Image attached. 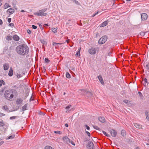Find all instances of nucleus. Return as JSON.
Wrapping results in <instances>:
<instances>
[{"instance_id": "44", "label": "nucleus", "mask_w": 149, "mask_h": 149, "mask_svg": "<svg viewBox=\"0 0 149 149\" xmlns=\"http://www.w3.org/2000/svg\"><path fill=\"white\" fill-rule=\"evenodd\" d=\"M17 77L18 78H19L20 77H22V76L20 74H18L17 73V75H16Z\"/></svg>"}, {"instance_id": "39", "label": "nucleus", "mask_w": 149, "mask_h": 149, "mask_svg": "<svg viewBox=\"0 0 149 149\" xmlns=\"http://www.w3.org/2000/svg\"><path fill=\"white\" fill-rule=\"evenodd\" d=\"M123 101L124 102L128 105L129 104V102H130V101L126 99L124 100Z\"/></svg>"}, {"instance_id": "46", "label": "nucleus", "mask_w": 149, "mask_h": 149, "mask_svg": "<svg viewBox=\"0 0 149 149\" xmlns=\"http://www.w3.org/2000/svg\"><path fill=\"white\" fill-rule=\"evenodd\" d=\"M85 126L86 127V128L87 130H90V127L87 125H85Z\"/></svg>"}, {"instance_id": "15", "label": "nucleus", "mask_w": 149, "mask_h": 149, "mask_svg": "<svg viewBox=\"0 0 149 149\" xmlns=\"http://www.w3.org/2000/svg\"><path fill=\"white\" fill-rule=\"evenodd\" d=\"M63 43H57L56 42H54L52 43V44L53 46H55V48L56 49H58V46L59 45H61Z\"/></svg>"}, {"instance_id": "19", "label": "nucleus", "mask_w": 149, "mask_h": 149, "mask_svg": "<svg viewBox=\"0 0 149 149\" xmlns=\"http://www.w3.org/2000/svg\"><path fill=\"white\" fill-rule=\"evenodd\" d=\"M13 70L11 68L8 72V76L9 77H12L13 75Z\"/></svg>"}, {"instance_id": "1", "label": "nucleus", "mask_w": 149, "mask_h": 149, "mask_svg": "<svg viewBox=\"0 0 149 149\" xmlns=\"http://www.w3.org/2000/svg\"><path fill=\"white\" fill-rule=\"evenodd\" d=\"M16 51L18 54L22 56H24L28 54L29 49L28 47L26 45L21 44L17 47Z\"/></svg>"}, {"instance_id": "43", "label": "nucleus", "mask_w": 149, "mask_h": 149, "mask_svg": "<svg viewBox=\"0 0 149 149\" xmlns=\"http://www.w3.org/2000/svg\"><path fill=\"white\" fill-rule=\"evenodd\" d=\"M97 77L100 81L103 79L101 75L98 76H97Z\"/></svg>"}, {"instance_id": "64", "label": "nucleus", "mask_w": 149, "mask_h": 149, "mask_svg": "<svg viewBox=\"0 0 149 149\" xmlns=\"http://www.w3.org/2000/svg\"><path fill=\"white\" fill-rule=\"evenodd\" d=\"M49 26V25L48 24H44L43 25V26Z\"/></svg>"}, {"instance_id": "7", "label": "nucleus", "mask_w": 149, "mask_h": 149, "mask_svg": "<svg viewBox=\"0 0 149 149\" xmlns=\"http://www.w3.org/2000/svg\"><path fill=\"white\" fill-rule=\"evenodd\" d=\"M86 148L89 149H94V146L93 143L91 141H89L87 145L86 146Z\"/></svg>"}, {"instance_id": "11", "label": "nucleus", "mask_w": 149, "mask_h": 149, "mask_svg": "<svg viewBox=\"0 0 149 149\" xmlns=\"http://www.w3.org/2000/svg\"><path fill=\"white\" fill-rule=\"evenodd\" d=\"M142 21H145L148 18V15L147 14L145 13H142L141 15Z\"/></svg>"}, {"instance_id": "50", "label": "nucleus", "mask_w": 149, "mask_h": 149, "mask_svg": "<svg viewBox=\"0 0 149 149\" xmlns=\"http://www.w3.org/2000/svg\"><path fill=\"white\" fill-rule=\"evenodd\" d=\"M145 84H146L148 83L147 80V79L146 78H145L143 80Z\"/></svg>"}, {"instance_id": "49", "label": "nucleus", "mask_w": 149, "mask_h": 149, "mask_svg": "<svg viewBox=\"0 0 149 149\" xmlns=\"http://www.w3.org/2000/svg\"><path fill=\"white\" fill-rule=\"evenodd\" d=\"M39 25V26L42 31L43 30V28L42 27V26L39 24H38Z\"/></svg>"}, {"instance_id": "54", "label": "nucleus", "mask_w": 149, "mask_h": 149, "mask_svg": "<svg viewBox=\"0 0 149 149\" xmlns=\"http://www.w3.org/2000/svg\"><path fill=\"white\" fill-rule=\"evenodd\" d=\"M89 141V140L88 139H87L86 138H85V139H84V142H85L87 141Z\"/></svg>"}, {"instance_id": "30", "label": "nucleus", "mask_w": 149, "mask_h": 149, "mask_svg": "<svg viewBox=\"0 0 149 149\" xmlns=\"http://www.w3.org/2000/svg\"><path fill=\"white\" fill-rule=\"evenodd\" d=\"M40 42L42 44H43L44 45H46L47 44V42L46 41H45L44 40L41 39Z\"/></svg>"}, {"instance_id": "57", "label": "nucleus", "mask_w": 149, "mask_h": 149, "mask_svg": "<svg viewBox=\"0 0 149 149\" xmlns=\"http://www.w3.org/2000/svg\"><path fill=\"white\" fill-rule=\"evenodd\" d=\"M70 143L73 146H75V144L72 141H70Z\"/></svg>"}, {"instance_id": "61", "label": "nucleus", "mask_w": 149, "mask_h": 149, "mask_svg": "<svg viewBox=\"0 0 149 149\" xmlns=\"http://www.w3.org/2000/svg\"><path fill=\"white\" fill-rule=\"evenodd\" d=\"M100 81L102 84H104L103 79L101 80V81Z\"/></svg>"}, {"instance_id": "59", "label": "nucleus", "mask_w": 149, "mask_h": 149, "mask_svg": "<svg viewBox=\"0 0 149 149\" xmlns=\"http://www.w3.org/2000/svg\"><path fill=\"white\" fill-rule=\"evenodd\" d=\"M29 95V93L28 92H27V93H25V97H26L27 96H28Z\"/></svg>"}, {"instance_id": "14", "label": "nucleus", "mask_w": 149, "mask_h": 149, "mask_svg": "<svg viewBox=\"0 0 149 149\" xmlns=\"http://www.w3.org/2000/svg\"><path fill=\"white\" fill-rule=\"evenodd\" d=\"M3 70L6 71L9 68V66L8 63H5L3 65Z\"/></svg>"}, {"instance_id": "47", "label": "nucleus", "mask_w": 149, "mask_h": 149, "mask_svg": "<svg viewBox=\"0 0 149 149\" xmlns=\"http://www.w3.org/2000/svg\"><path fill=\"white\" fill-rule=\"evenodd\" d=\"M85 132L87 134L88 136H89V137H90V136H91V134L89 132H88V131H86Z\"/></svg>"}, {"instance_id": "16", "label": "nucleus", "mask_w": 149, "mask_h": 149, "mask_svg": "<svg viewBox=\"0 0 149 149\" xmlns=\"http://www.w3.org/2000/svg\"><path fill=\"white\" fill-rule=\"evenodd\" d=\"M13 40L16 41H19V37L17 35H14L13 37Z\"/></svg>"}, {"instance_id": "8", "label": "nucleus", "mask_w": 149, "mask_h": 149, "mask_svg": "<svg viewBox=\"0 0 149 149\" xmlns=\"http://www.w3.org/2000/svg\"><path fill=\"white\" fill-rule=\"evenodd\" d=\"M19 106L18 108L17 109H16L13 110H12L11 111H10V110H8L9 108H8V107L6 105H5L4 106H3L2 107V109L5 110L6 111H8V112H10L13 111H15L17 110H18L19 108Z\"/></svg>"}, {"instance_id": "20", "label": "nucleus", "mask_w": 149, "mask_h": 149, "mask_svg": "<svg viewBox=\"0 0 149 149\" xmlns=\"http://www.w3.org/2000/svg\"><path fill=\"white\" fill-rule=\"evenodd\" d=\"M81 47H80L79 48V49L77 52L75 54V56H77L78 57H79L80 56V50H81Z\"/></svg>"}, {"instance_id": "33", "label": "nucleus", "mask_w": 149, "mask_h": 149, "mask_svg": "<svg viewBox=\"0 0 149 149\" xmlns=\"http://www.w3.org/2000/svg\"><path fill=\"white\" fill-rule=\"evenodd\" d=\"M138 94H139V96L140 99H143V96L142 94V93L140 92H138Z\"/></svg>"}, {"instance_id": "24", "label": "nucleus", "mask_w": 149, "mask_h": 149, "mask_svg": "<svg viewBox=\"0 0 149 149\" xmlns=\"http://www.w3.org/2000/svg\"><path fill=\"white\" fill-rule=\"evenodd\" d=\"M145 114L146 115V118L149 121V113L147 111H146Z\"/></svg>"}, {"instance_id": "62", "label": "nucleus", "mask_w": 149, "mask_h": 149, "mask_svg": "<svg viewBox=\"0 0 149 149\" xmlns=\"http://www.w3.org/2000/svg\"><path fill=\"white\" fill-rule=\"evenodd\" d=\"M2 84L4 85H5V82L3 80H2Z\"/></svg>"}, {"instance_id": "60", "label": "nucleus", "mask_w": 149, "mask_h": 149, "mask_svg": "<svg viewBox=\"0 0 149 149\" xmlns=\"http://www.w3.org/2000/svg\"><path fill=\"white\" fill-rule=\"evenodd\" d=\"M3 22L2 20L1 19H0V25H2L3 24Z\"/></svg>"}, {"instance_id": "31", "label": "nucleus", "mask_w": 149, "mask_h": 149, "mask_svg": "<svg viewBox=\"0 0 149 149\" xmlns=\"http://www.w3.org/2000/svg\"><path fill=\"white\" fill-rule=\"evenodd\" d=\"M102 132L103 134L105 135L107 137H110V135L109 134H107V132H106L104 131H103Z\"/></svg>"}, {"instance_id": "10", "label": "nucleus", "mask_w": 149, "mask_h": 149, "mask_svg": "<svg viewBox=\"0 0 149 149\" xmlns=\"http://www.w3.org/2000/svg\"><path fill=\"white\" fill-rule=\"evenodd\" d=\"M63 141L67 144H69L70 143V140L67 136H65L63 137Z\"/></svg>"}, {"instance_id": "4", "label": "nucleus", "mask_w": 149, "mask_h": 149, "mask_svg": "<svg viewBox=\"0 0 149 149\" xmlns=\"http://www.w3.org/2000/svg\"><path fill=\"white\" fill-rule=\"evenodd\" d=\"M81 91L84 93V94L87 97H91L93 96V93L90 91H87L86 89L81 90Z\"/></svg>"}, {"instance_id": "12", "label": "nucleus", "mask_w": 149, "mask_h": 149, "mask_svg": "<svg viewBox=\"0 0 149 149\" xmlns=\"http://www.w3.org/2000/svg\"><path fill=\"white\" fill-rule=\"evenodd\" d=\"M109 22V21L108 20H107L104 22L100 25V27H102L106 26L107 25Z\"/></svg>"}, {"instance_id": "63", "label": "nucleus", "mask_w": 149, "mask_h": 149, "mask_svg": "<svg viewBox=\"0 0 149 149\" xmlns=\"http://www.w3.org/2000/svg\"><path fill=\"white\" fill-rule=\"evenodd\" d=\"M4 141H0V146L2 145Z\"/></svg>"}, {"instance_id": "52", "label": "nucleus", "mask_w": 149, "mask_h": 149, "mask_svg": "<svg viewBox=\"0 0 149 149\" xmlns=\"http://www.w3.org/2000/svg\"><path fill=\"white\" fill-rule=\"evenodd\" d=\"M8 26H9L11 27L13 26H14V24L12 23H10L8 25Z\"/></svg>"}, {"instance_id": "23", "label": "nucleus", "mask_w": 149, "mask_h": 149, "mask_svg": "<svg viewBox=\"0 0 149 149\" xmlns=\"http://www.w3.org/2000/svg\"><path fill=\"white\" fill-rule=\"evenodd\" d=\"M72 107V105L70 104H69L68 105V106H66L65 108V109L67 110L66 111V112H67V111H71V109L69 110V109H70L71 107Z\"/></svg>"}, {"instance_id": "5", "label": "nucleus", "mask_w": 149, "mask_h": 149, "mask_svg": "<svg viewBox=\"0 0 149 149\" xmlns=\"http://www.w3.org/2000/svg\"><path fill=\"white\" fill-rule=\"evenodd\" d=\"M108 38L107 36L104 35L100 38L98 41V43L100 44H102L104 43Z\"/></svg>"}, {"instance_id": "38", "label": "nucleus", "mask_w": 149, "mask_h": 149, "mask_svg": "<svg viewBox=\"0 0 149 149\" xmlns=\"http://www.w3.org/2000/svg\"><path fill=\"white\" fill-rule=\"evenodd\" d=\"M45 61L46 63H48L50 61V60L48 58H45Z\"/></svg>"}, {"instance_id": "3", "label": "nucleus", "mask_w": 149, "mask_h": 149, "mask_svg": "<svg viewBox=\"0 0 149 149\" xmlns=\"http://www.w3.org/2000/svg\"><path fill=\"white\" fill-rule=\"evenodd\" d=\"M47 10V8H45L40 10L39 11V12H35L34 13V15L38 16L41 17L46 16L47 14V13H44Z\"/></svg>"}, {"instance_id": "36", "label": "nucleus", "mask_w": 149, "mask_h": 149, "mask_svg": "<svg viewBox=\"0 0 149 149\" xmlns=\"http://www.w3.org/2000/svg\"><path fill=\"white\" fill-rule=\"evenodd\" d=\"M5 125L4 123L3 122V120L1 121H0V127H3Z\"/></svg>"}, {"instance_id": "29", "label": "nucleus", "mask_w": 149, "mask_h": 149, "mask_svg": "<svg viewBox=\"0 0 149 149\" xmlns=\"http://www.w3.org/2000/svg\"><path fill=\"white\" fill-rule=\"evenodd\" d=\"M57 28H53L52 29V31L54 33H56L57 32Z\"/></svg>"}, {"instance_id": "17", "label": "nucleus", "mask_w": 149, "mask_h": 149, "mask_svg": "<svg viewBox=\"0 0 149 149\" xmlns=\"http://www.w3.org/2000/svg\"><path fill=\"white\" fill-rule=\"evenodd\" d=\"M98 120L99 121L102 123H104L105 122V119L104 117H99Z\"/></svg>"}, {"instance_id": "58", "label": "nucleus", "mask_w": 149, "mask_h": 149, "mask_svg": "<svg viewBox=\"0 0 149 149\" xmlns=\"http://www.w3.org/2000/svg\"><path fill=\"white\" fill-rule=\"evenodd\" d=\"M5 114L1 113H0V116H5Z\"/></svg>"}, {"instance_id": "48", "label": "nucleus", "mask_w": 149, "mask_h": 149, "mask_svg": "<svg viewBox=\"0 0 149 149\" xmlns=\"http://www.w3.org/2000/svg\"><path fill=\"white\" fill-rule=\"evenodd\" d=\"M5 88H6V87H4V88H3L2 89H1L0 90V92L1 93H3L4 92V90Z\"/></svg>"}, {"instance_id": "27", "label": "nucleus", "mask_w": 149, "mask_h": 149, "mask_svg": "<svg viewBox=\"0 0 149 149\" xmlns=\"http://www.w3.org/2000/svg\"><path fill=\"white\" fill-rule=\"evenodd\" d=\"M15 134L12 135H10V136H8L6 139H13L15 137Z\"/></svg>"}, {"instance_id": "13", "label": "nucleus", "mask_w": 149, "mask_h": 149, "mask_svg": "<svg viewBox=\"0 0 149 149\" xmlns=\"http://www.w3.org/2000/svg\"><path fill=\"white\" fill-rule=\"evenodd\" d=\"M7 13L9 12L10 14L8 17H10V15L13 14L15 12V10L12 8H10L8 9L6 11Z\"/></svg>"}, {"instance_id": "40", "label": "nucleus", "mask_w": 149, "mask_h": 149, "mask_svg": "<svg viewBox=\"0 0 149 149\" xmlns=\"http://www.w3.org/2000/svg\"><path fill=\"white\" fill-rule=\"evenodd\" d=\"M19 117L18 116H13L10 117V120H13L15 119L17 117Z\"/></svg>"}, {"instance_id": "45", "label": "nucleus", "mask_w": 149, "mask_h": 149, "mask_svg": "<svg viewBox=\"0 0 149 149\" xmlns=\"http://www.w3.org/2000/svg\"><path fill=\"white\" fill-rule=\"evenodd\" d=\"M146 69L149 70V63L147 64L146 66Z\"/></svg>"}, {"instance_id": "6", "label": "nucleus", "mask_w": 149, "mask_h": 149, "mask_svg": "<svg viewBox=\"0 0 149 149\" xmlns=\"http://www.w3.org/2000/svg\"><path fill=\"white\" fill-rule=\"evenodd\" d=\"M98 49V48H95L92 47L91 49H89L88 52L91 55H94L96 54V51Z\"/></svg>"}, {"instance_id": "53", "label": "nucleus", "mask_w": 149, "mask_h": 149, "mask_svg": "<svg viewBox=\"0 0 149 149\" xmlns=\"http://www.w3.org/2000/svg\"><path fill=\"white\" fill-rule=\"evenodd\" d=\"M27 32L29 34H30L31 33V31L30 29H28Z\"/></svg>"}, {"instance_id": "41", "label": "nucleus", "mask_w": 149, "mask_h": 149, "mask_svg": "<svg viewBox=\"0 0 149 149\" xmlns=\"http://www.w3.org/2000/svg\"><path fill=\"white\" fill-rule=\"evenodd\" d=\"M134 126L137 128H140L141 127V126L136 124Z\"/></svg>"}, {"instance_id": "34", "label": "nucleus", "mask_w": 149, "mask_h": 149, "mask_svg": "<svg viewBox=\"0 0 149 149\" xmlns=\"http://www.w3.org/2000/svg\"><path fill=\"white\" fill-rule=\"evenodd\" d=\"M71 1L74 2L75 4L78 5H80V3L76 0H71Z\"/></svg>"}, {"instance_id": "37", "label": "nucleus", "mask_w": 149, "mask_h": 149, "mask_svg": "<svg viewBox=\"0 0 149 149\" xmlns=\"http://www.w3.org/2000/svg\"><path fill=\"white\" fill-rule=\"evenodd\" d=\"M54 132L55 133L58 134H62V132L59 131H54Z\"/></svg>"}, {"instance_id": "51", "label": "nucleus", "mask_w": 149, "mask_h": 149, "mask_svg": "<svg viewBox=\"0 0 149 149\" xmlns=\"http://www.w3.org/2000/svg\"><path fill=\"white\" fill-rule=\"evenodd\" d=\"M32 28L34 29H36L37 28V26H36L33 25H32Z\"/></svg>"}, {"instance_id": "26", "label": "nucleus", "mask_w": 149, "mask_h": 149, "mask_svg": "<svg viewBox=\"0 0 149 149\" xmlns=\"http://www.w3.org/2000/svg\"><path fill=\"white\" fill-rule=\"evenodd\" d=\"M66 78L70 79L71 77V76L69 72H66Z\"/></svg>"}, {"instance_id": "21", "label": "nucleus", "mask_w": 149, "mask_h": 149, "mask_svg": "<svg viewBox=\"0 0 149 149\" xmlns=\"http://www.w3.org/2000/svg\"><path fill=\"white\" fill-rule=\"evenodd\" d=\"M28 104H26L22 107V111H24L27 110V105Z\"/></svg>"}, {"instance_id": "25", "label": "nucleus", "mask_w": 149, "mask_h": 149, "mask_svg": "<svg viewBox=\"0 0 149 149\" xmlns=\"http://www.w3.org/2000/svg\"><path fill=\"white\" fill-rule=\"evenodd\" d=\"M11 7L10 6V5H9V4L8 3H5V4L4 5L3 8L4 9H6L8 7Z\"/></svg>"}, {"instance_id": "35", "label": "nucleus", "mask_w": 149, "mask_h": 149, "mask_svg": "<svg viewBox=\"0 0 149 149\" xmlns=\"http://www.w3.org/2000/svg\"><path fill=\"white\" fill-rule=\"evenodd\" d=\"M6 39L8 41L12 39V36H7Z\"/></svg>"}, {"instance_id": "56", "label": "nucleus", "mask_w": 149, "mask_h": 149, "mask_svg": "<svg viewBox=\"0 0 149 149\" xmlns=\"http://www.w3.org/2000/svg\"><path fill=\"white\" fill-rule=\"evenodd\" d=\"M107 47V46L106 45H104L103 46V49H105Z\"/></svg>"}, {"instance_id": "55", "label": "nucleus", "mask_w": 149, "mask_h": 149, "mask_svg": "<svg viewBox=\"0 0 149 149\" xmlns=\"http://www.w3.org/2000/svg\"><path fill=\"white\" fill-rule=\"evenodd\" d=\"M11 21V19L10 18H9L8 19V22L9 23H10Z\"/></svg>"}, {"instance_id": "32", "label": "nucleus", "mask_w": 149, "mask_h": 149, "mask_svg": "<svg viewBox=\"0 0 149 149\" xmlns=\"http://www.w3.org/2000/svg\"><path fill=\"white\" fill-rule=\"evenodd\" d=\"M45 149H54L50 146H47L45 147Z\"/></svg>"}, {"instance_id": "28", "label": "nucleus", "mask_w": 149, "mask_h": 149, "mask_svg": "<svg viewBox=\"0 0 149 149\" xmlns=\"http://www.w3.org/2000/svg\"><path fill=\"white\" fill-rule=\"evenodd\" d=\"M92 126L93 128L96 130L99 131H100L101 130L100 128H99V127L97 126L94 125H92Z\"/></svg>"}, {"instance_id": "42", "label": "nucleus", "mask_w": 149, "mask_h": 149, "mask_svg": "<svg viewBox=\"0 0 149 149\" xmlns=\"http://www.w3.org/2000/svg\"><path fill=\"white\" fill-rule=\"evenodd\" d=\"M146 32H141L140 33V35L141 36H144Z\"/></svg>"}, {"instance_id": "22", "label": "nucleus", "mask_w": 149, "mask_h": 149, "mask_svg": "<svg viewBox=\"0 0 149 149\" xmlns=\"http://www.w3.org/2000/svg\"><path fill=\"white\" fill-rule=\"evenodd\" d=\"M23 102V100L21 98L17 99L16 101V103L17 104H20Z\"/></svg>"}, {"instance_id": "18", "label": "nucleus", "mask_w": 149, "mask_h": 149, "mask_svg": "<svg viewBox=\"0 0 149 149\" xmlns=\"http://www.w3.org/2000/svg\"><path fill=\"white\" fill-rule=\"evenodd\" d=\"M121 134L123 137L125 136L126 135V132L125 130H122L121 132Z\"/></svg>"}, {"instance_id": "2", "label": "nucleus", "mask_w": 149, "mask_h": 149, "mask_svg": "<svg viewBox=\"0 0 149 149\" xmlns=\"http://www.w3.org/2000/svg\"><path fill=\"white\" fill-rule=\"evenodd\" d=\"M14 95L16 96L17 95V91L15 89H9L5 91L4 94V97L6 99L11 101L12 100Z\"/></svg>"}, {"instance_id": "9", "label": "nucleus", "mask_w": 149, "mask_h": 149, "mask_svg": "<svg viewBox=\"0 0 149 149\" xmlns=\"http://www.w3.org/2000/svg\"><path fill=\"white\" fill-rule=\"evenodd\" d=\"M110 132L111 136L113 137H116L117 134V131L113 129H111L110 130Z\"/></svg>"}]
</instances>
